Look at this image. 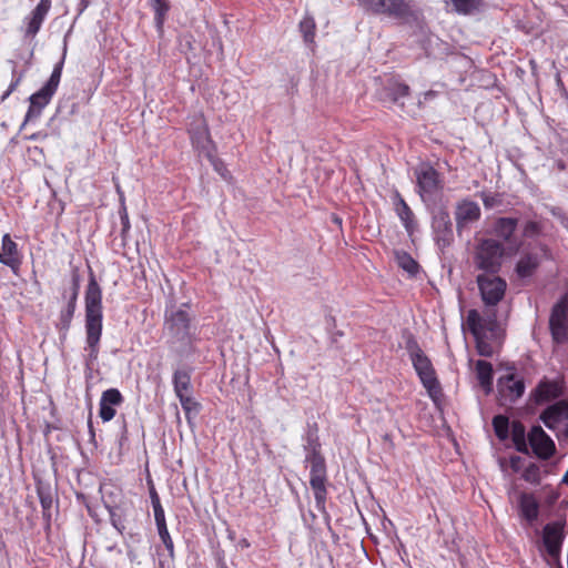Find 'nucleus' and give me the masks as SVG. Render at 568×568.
Wrapping results in <instances>:
<instances>
[{
	"instance_id": "nucleus-53",
	"label": "nucleus",
	"mask_w": 568,
	"mask_h": 568,
	"mask_svg": "<svg viewBox=\"0 0 568 568\" xmlns=\"http://www.w3.org/2000/svg\"><path fill=\"white\" fill-rule=\"evenodd\" d=\"M30 140H33V139H37V135L32 134L31 136H29Z\"/></svg>"
},
{
	"instance_id": "nucleus-23",
	"label": "nucleus",
	"mask_w": 568,
	"mask_h": 568,
	"mask_svg": "<svg viewBox=\"0 0 568 568\" xmlns=\"http://www.w3.org/2000/svg\"><path fill=\"white\" fill-rule=\"evenodd\" d=\"M517 225L518 220L515 217H499L494 224V233L505 242H510Z\"/></svg>"
},
{
	"instance_id": "nucleus-18",
	"label": "nucleus",
	"mask_w": 568,
	"mask_h": 568,
	"mask_svg": "<svg viewBox=\"0 0 568 568\" xmlns=\"http://www.w3.org/2000/svg\"><path fill=\"white\" fill-rule=\"evenodd\" d=\"M540 419L549 429L568 419V400L561 399L548 406L540 415Z\"/></svg>"
},
{
	"instance_id": "nucleus-44",
	"label": "nucleus",
	"mask_w": 568,
	"mask_h": 568,
	"mask_svg": "<svg viewBox=\"0 0 568 568\" xmlns=\"http://www.w3.org/2000/svg\"><path fill=\"white\" fill-rule=\"evenodd\" d=\"M21 80H22V74H20L19 77H17L16 79H13L11 81L8 90L1 97L2 101H4L12 92H14L17 90V88L19 87Z\"/></svg>"
},
{
	"instance_id": "nucleus-3",
	"label": "nucleus",
	"mask_w": 568,
	"mask_h": 568,
	"mask_svg": "<svg viewBox=\"0 0 568 568\" xmlns=\"http://www.w3.org/2000/svg\"><path fill=\"white\" fill-rule=\"evenodd\" d=\"M368 13L408 21L415 18L413 0H357Z\"/></svg>"
},
{
	"instance_id": "nucleus-9",
	"label": "nucleus",
	"mask_w": 568,
	"mask_h": 568,
	"mask_svg": "<svg viewBox=\"0 0 568 568\" xmlns=\"http://www.w3.org/2000/svg\"><path fill=\"white\" fill-rule=\"evenodd\" d=\"M187 133L192 145L200 152L210 153L213 146L210 129L203 113L194 114L189 123Z\"/></svg>"
},
{
	"instance_id": "nucleus-19",
	"label": "nucleus",
	"mask_w": 568,
	"mask_h": 568,
	"mask_svg": "<svg viewBox=\"0 0 568 568\" xmlns=\"http://www.w3.org/2000/svg\"><path fill=\"white\" fill-rule=\"evenodd\" d=\"M51 3L52 0H40L37 7L32 10L27 24V33L29 36H36L39 32L48 12L51 9Z\"/></svg>"
},
{
	"instance_id": "nucleus-31",
	"label": "nucleus",
	"mask_w": 568,
	"mask_h": 568,
	"mask_svg": "<svg viewBox=\"0 0 568 568\" xmlns=\"http://www.w3.org/2000/svg\"><path fill=\"white\" fill-rule=\"evenodd\" d=\"M466 323L474 337L484 336V321L476 310H470L468 312Z\"/></svg>"
},
{
	"instance_id": "nucleus-13",
	"label": "nucleus",
	"mask_w": 568,
	"mask_h": 568,
	"mask_svg": "<svg viewBox=\"0 0 568 568\" xmlns=\"http://www.w3.org/2000/svg\"><path fill=\"white\" fill-rule=\"evenodd\" d=\"M481 211L476 202L464 200L459 202L455 211L456 230L460 235L465 230L480 219Z\"/></svg>"
},
{
	"instance_id": "nucleus-40",
	"label": "nucleus",
	"mask_w": 568,
	"mask_h": 568,
	"mask_svg": "<svg viewBox=\"0 0 568 568\" xmlns=\"http://www.w3.org/2000/svg\"><path fill=\"white\" fill-rule=\"evenodd\" d=\"M416 178H438L436 171L428 163H422L419 171L416 172Z\"/></svg>"
},
{
	"instance_id": "nucleus-51",
	"label": "nucleus",
	"mask_w": 568,
	"mask_h": 568,
	"mask_svg": "<svg viewBox=\"0 0 568 568\" xmlns=\"http://www.w3.org/2000/svg\"><path fill=\"white\" fill-rule=\"evenodd\" d=\"M77 288V292L79 291V277L78 276H74L73 277V290Z\"/></svg>"
},
{
	"instance_id": "nucleus-14",
	"label": "nucleus",
	"mask_w": 568,
	"mask_h": 568,
	"mask_svg": "<svg viewBox=\"0 0 568 568\" xmlns=\"http://www.w3.org/2000/svg\"><path fill=\"white\" fill-rule=\"evenodd\" d=\"M498 393L500 397L510 403L520 398L525 392V383L521 377L515 373H508L500 376L497 383Z\"/></svg>"
},
{
	"instance_id": "nucleus-25",
	"label": "nucleus",
	"mask_w": 568,
	"mask_h": 568,
	"mask_svg": "<svg viewBox=\"0 0 568 568\" xmlns=\"http://www.w3.org/2000/svg\"><path fill=\"white\" fill-rule=\"evenodd\" d=\"M475 371L480 386L489 392L493 387V366L489 362L479 359L476 362Z\"/></svg>"
},
{
	"instance_id": "nucleus-2",
	"label": "nucleus",
	"mask_w": 568,
	"mask_h": 568,
	"mask_svg": "<svg viewBox=\"0 0 568 568\" xmlns=\"http://www.w3.org/2000/svg\"><path fill=\"white\" fill-rule=\"evenodd\" d=\"M406 349L423 386L427 390V394L433 400H437L442 395V387L430 359L426 356L413 336H409L406 341Z\"/></svg>"
},
{
	"instance_id": "nucleus-43",
	"label": "nucleus",
	"mask_w": 568,
	"mask_h": 568,
	"mask_svg": "<svg viewBox=\"0 0 568 568\" xmlns=\"http://www.w3.org/2000/svg\"><path fill=\"white\" fill-rule=\"evenodd\" d=\"M178 398L180 399L182 408L186 412L191 410L192 406L195 405V402L193 400V398L191 396H189V394H179Z\"/></svg>"
},
{
	"instance_id": "nucleus-17",
	"label": "nucleus",
	"mask_w": 568,
	"mask_h": 568,
	"mask_svg": "<svg viewBox=\"0 0 568 568\" xmlns=\"http://www.w3.org/2000/svg\"><path fill=\"white\" fill-rule=\"evenodd\" d=\"M542 541L547 554L558 557L564 541V527L559 523H549L544 527Z\"/></svg>"
},
{
	"instance_id": "nucleus-12",
	"label": "nucleus",
	"mask_w": 568,
	"mask_h": 568,
	"mask_svg": "<svg viewBox=\"0 0 568 568\" xmlns=\"http://www.w3.org/2000/svg\"><path fill=\"white\" fill-rule=\"evenodd\" d=\"M565 393L564 378L554 381L544 378L531 393V397L536 404H544L561 397Z\"/></svg>"
},
{
	"instance_id": "nucleus-37",
	"label": "nucleus",
	"mask_w": 568,
	"mask_h": 568,
	"mask_svg": "<svg viewBox=\"0 0 568 568\" xmlns=\"http://www.w3.org/2000/svg\"><path fill=\"white\" fill-rule=\"evenodd\" d=\"M73 316H74V312H72L71 310L64 308L59 316V322L57 324V327L60 331H64V332L69 331Z\"/></svg>"
},
{
	"instance_id": "nucleus-1",
	"label": "nucleus",
	"mask_w": 568,
	"mask_h": 568,
	"mask_svg": "<svg viewBox=\"0 0 568 568\" xmlns=\"http://www.w3.org/2000/svg\"><path fill=\"white\" fill-rule=\"evenodd\" d=\"M85 345L83 359L87 369L92 371L98 363L103 332L102 288L90 270L84 293Z\"/></svg>"
},
{
	"instance_id": "nucleus-39",
	"label": "nucleus",
	"mask_w": 568,
	"mask_h": 568,
	"mask_svg": "<svg viewBox=\"0 0 568 568\" xmlns=\"http://www.w3.org/2000/svg\"><path fill=\"white\" fill-rule=\"evenodd\" d=\"M476 339V347L478 353L481 356H491L493 349L491 346L484 341V336L475 337Z\"/></svg>"
},
{
	"instance_id": "nucleus-15",
	"label": "nucleus",
	"mask_w": 568,
	"mask_h": 568,
	"mask_svg": "<svg viewBox=\"0 0 568 568\" xmlns=\"http://www.w3.org/2000/svg\"><path fill=\"white\" fill-rule=\"evenodd\" d=\"M23 255L18 244L10 234H4L1 240L0 263L8 266L14 274H18Z\"/></svg>"
},
{
	"instance_id": "nucleus-29",
	"label": "nucleus",
	"mask_w": 568,
	"mask_h": 568,
	"mask_svg": "<svg viewBox=\"0 0 568 568\" xmlns=\"http://www.w3.org/2000/svg\"><path fill=\"white\" fill-rule=\"evenodd\" d=\"M151 7L154 11V21L159 30L163 28L166 14L170 10L169 0H150Z\"/></svg>"
},
{
	"instance_id": "nucleus-46",
	"label": "nucleus",
	"mask_w": 568,
	"mask_h": 568,
	"mask_svg": "<svg viewBox=\"0 0 568 568\" xmlns=\"http://www.w3.org/2000/svg\"><path fill=\"white\" fill-rule=\"evenodd\" d=\"M443 222L445 226V230L443 232V241L448 243L452 239V227L447 215L443 217Z\"/></svg>"
},
{
	"instance_id": "nucleus-7",
	"label": "nucleus",
	"mask_w": 568,
	"mask_h": 568,
	"mask_svg": "<svg viewBox=\"0 0 568 568\" xmlns=\"http://www.w3.org/2000/svg\"><path fill=\"white\" fill-rule=\"evenodd\" d=\"M549 328L552 339L557 344L568 341V297L560 298L552 307Z\"/></svg>"
},
{
	"instance_id": "nucleus-26",
	"label": "nucleus",
	"mask_w": 568,
	"mask_h": 568,
	"mask_svg": "<svg viewBox=\"0 0 568 568\" xmlns=\"http://www.w3.org/2000/svg\"><path fill=\"white\" fill-rule=\"evenodd\" d=\"M539 257L536 254L524 255L516 265V272L519 277H529L539 266Z\"/></svg>"
},
{
	"instance_id": "nucleus-47",
	"label": "nucleus",
	"mask_w": 568,
	"mask_h": 568,
	"mask_svg": "<svg viewBox=\"0 0 568 568\" xmlns=\"http://www.w3.org/2000/svg\"><path fill=\"white\" fill-rule=\"evenodd\" d=\"M39 498H40L41 506L44 510L49 509L51 507L52 499L49 494H44L43 491L39 490Z\"/></svg>"
},
{
	"instance_id": "nucleus-5",
	"label": "nucleus",
	"mask_w": 568,
	"mask_h": 568,
	"mask_svg": "<svg viewBox=\"0 0 568 568\" xmlns=\"http://www.w3.org/2000/svg\"><path fill=\"white\" fill-rule=\"evenodd\" d=\"M64 64V57L54 65L53 71L47 81V83L36 93L30 97V105L26 114L24 123L32 118H37L41 114V111L44 106H47L54 93L58 90L62 69Z\"/></svg>"
},
{
	"instance_id": "nucleus-33",
	"label": "nucleus",
	"mask_w": 568,
	"mask_h": 568,
	"mask_svg": "<svg viewBox=\"0 0 568 568\" xmlns=\"http://www.w3.org/2000/svg\"><path fill=\"white\" fill-rule=\"evenodd\" d=\"M452 3L458 13L469 14L479 8L480 0H452Z\"/></svg>"
},
{
	"instance_id": "nucleus-42",
	"label": "nucleus",
	"mask_w": 568,
	"mask_h": 568,
	"mask_svg": "<svg viewBox=\"0 0 568 568\" xmlns=\"http://www.w3.org/2000/svg\"><path fill=\"white\" fill-rule=\"evenodd\" d=\"M152 507H153V513H154L155 525L160 526V525L166 524L165 513L162 507V504H158Z\"/></svg>"
},
{
	"instance_id": "nucleus-35",
	"label": "nucleus",
	"mask_w": 568,
	"mask_h": 568,
	"mask_svg": "<svg viewBox=\"0 0 568 568\" xmlns=\"http://www.w3.org/2000/svg\"><path fill=\"white\" fill-rule=\"evenodd\" d=\"M398 264L400 267H403L410 274H415L418 271L417 262L406 253H403L402 255L398 256Z\"/></svg>"
},
{
	"instance_id": "nucleus-10",
	"label": "nucleus",
	"mask_w": 568,
	"mask_h": 568,
	"mask_svg": "<svg viewBox=\"0 0 568 568\" xmlns=\"http://www.w3.org/2000/svg\"><path fill=\"white\" fill-rule=\"evenodd\" d=\"M532 453L542 460L554 456L556 452L555 442L540 426H532L527 435Z\"/></svg>"
},
{
	"instance_id": "nucleus-34",
	"label": "nucleus",
	"mask_w": 568,
	"mask_h": 568,
	"mask_svg": "<svg viewBox=\"0 0 568 568\" xmlns=\"http://www.w3.org/2000/svg\"><path fill=\"white\" fill-rule=\"evenodd\" d=\"M156 528H158L159 537H160L161 541L163 542L165 549L168 550L170 558L173 559L174 558V542L169 532L168 525L166 524L160 525V526H156Z\"/></svg>"
},
{
	"instance_id": "nucleus-50",
	"label": "nucleus",
	"mask_w": 568,
	"mask_h": 568,
	"mask_svg": "<svg viewBox=\"0 0 568 568\" xmlns=\"http://www.w3.org/2000/svg\"><path fill=\"white\" fill-rule=\"evenodd\" d=\"M80 6H81L80 13H82L87 9V7L89 6V0H81Z\"/></svg>"
},
{
	"instance_id": "nucleus-41",
	"label": "nucleus",
	"mask_w": 568,
	"mask_h": 568,
	"mask_svg": "<svg viewBox=\"0 0 568 568\" xmlns=\"http://www.w3.org/2000/svg\"><path fill=\"white\" fill-rule=\"evenodd\" d=\"M541 227L540 224L536 221H529L526 223L524 227V235L525 236H534L539 234Z\"/></svg>"
},
{
	"instance_id": "nucleus-49",
	"label": "nucleus",
	"mask_w": 568,
	"mask_h": 568,
	"mask_svg": "<svg viewBox=\"0 0 568 568\" xmlns=\"http://www.w3.org/2000/svg\"><path fill=\"white\" fill-rule=\"evenodd\" d=\"M483 202L486 207H494L497 204L496 197L494 195H484Z\"/></svg>"
},
{
	"instance_id": "nucleus-24",
	"label": "nucleus",
	"mask_w": 568,
	"mask_h": 568,
	"mask_svg": "<svg viewBox=\"0 0 568 568\" xmlns=\"http://www.w3.org/2000/svg\"><path fill=\"white\" fill-rule=\"evenodd\" d=\"M395 210L406 231L412 233L415 229L414 213L399 194H396Z\"/></svg>"
},
{
	"instance_id": "nucleus-48",
	"label": "nucleus",
	"mask_w": 568,
	"mask_h": 568,
	"mask_svg": "<svg viewBox=\"0 0 568 568\" xmlns=\"http://www.w3.org/2000/svg\"><path fill=\"white\" fill-rule=\"evenodd\" d=\"M77 300H78V292H77V288L73 290V293H72V296L70 297V301L67 305V310H71L72 312H75V307H77Z\"/></svg>"
},
{
	"instance_id": "nucleus-11",
	"label": "nucleus",
	"mask_w": 568,
	"mask_h": 568,
	"mask_svg": "<svg viewBox=\"0 0 568 568\" xmlns=\"http://www.w3.org/2000/svg\"><path fill=\"white\" fill-rule=\"evenodd\" d=\"M191 316L183 308H173L165 313L164 325L169 333L178 339H184L189 336L191 327Z\"/></svg>"
},
{
	"instance_id": "nucleus-16",
	"label": "nucleus",
	"mask_w": 568,
	"mask_h": 568,
	"mask_svg": "<svg viewBox=\"0 0 568 568\" xmlns=\"http://www.w3.org/2000/svg\"><path fill=\"white\" fill-rule=\"evenodd\" d=\"M124 397L118 388H109L101 395L99 403V416L106 423L114 418L116 407L121 406Z\"/></svg>"
},
{
	"instance_id": "nucleus-4",
	"label": "nucleus",
	"mask_w": 568,
	"mask_h": 568,
	"mask_svg": "<svg viewBox=\"0 0 568 568\" xmlns=\"http://www.w3.org/2000/svg\"><path fill=\"white\" fill-rule=\"evenodd\" d=\"M306 463L310 464V485L314 493L316 507L318 510H324L327 499L325 458L318 450L314 449L306 456Z\"/></svg>"
},
{
	"instance_id": "nucleus-6",
	"label": "nucleus",
	"mask_w": 568,
	"mask_h": 568,
	"mask_svg": "<svg viewBox=\"0 0 568 568\" xmlns=\"http://www.w3.org/2000/svg\"><path fill=\"white\" fill-rule=\"evenodd\" d=\"M505 253L504 245L494 239H485L479 242L475 253V264L479 270L495 274L501 266Z\"/></svg>"
},
{
	"instance_id": "nucleus-20",
	"label": "nucleus",
	"mask_w": 568,
	"mask_h": 568,
	"mask_svg": "<svg viewBox=\"0 0 568 568\" xmlns=\"http://www.w3.org/2000/svg\"><path fill=\"white\" fill-rule=\"evenodd\" d=\"M443 180H417V191L424 202L435 203L442 196Z\"/></svg>"
},
{
	"instance_id": "nucleus-52",
	"label": "nucleus",
	"mask_w": 568,
	"mask_h": 568,
	"mask_svg": "<svg viewBox=\"0 0 568 568\" xmlns=\"http://www.w3.org/2000/svg\"><path fill=\"white\" fill-rule=\"evenodd\" d=\"M562 484L568 485V470L566 471V474L562 477Z\"/></svg>"
},
{
	"instance_id": "nucleus-27",
	"label": "nucleus",
	"mask_w": 568,
	"mask_h": 568,
	"mask_svg": "<svg viewBox=\"0 0 568 568\" xmlns=\"http://www.w3.org/2000/svg\"><path fill=\"white\" fill-rule=\"evenodd\" d=\"M511 439L514 443L515 448L519 453L527 454L528 453V445L526 439V428L524 424L519 420H514L511 423Z\"/></svg>"
},
{
	"instance_id": "nucleus-36",
	"label": "nucleus",
	"mask_w": 568,
	"mask_h": 568,
	"mask_svg": "<svg viewBox=\"0 0 568 568\" xmlns=\"http://www.w3.org/2000/svg\"><path fill=\"white\" fill-rule=\"evenodd\" d=\"M523 478L530 484H539L540 469L537 465L530 464L523 473Z\"/></svg>"
},
{
	"instance_id": "nucleus-21",
	"label": "nucleus",
	"mask_w": 568,
	"mask_h": 568,
	"mask_svg": "<svg viewBox=\"0 0 568 568\" xmlns=\"http://www.w3.org/2000/svg\"><path fill=\"white\" fill-rule=\"evenodd\" d=\"M519 511L523 518L532 523L539 515V503L537 498L529 493H523L519 497Z\"/></svg>"
},
{
	"instance_id": "nucleus-28",
	"label": "nucleus",
	"mask_w": 568,
	"mask_h": 568,
	"mask_svg": "<svg viewBox=\"0 0 568 568\" xmlns=\"http://www.w3.org/2000/svg\"><path fill=\"white\" fill-rule=\"evenodd\" d=\"M300 32L307 44L315 43L316 22L311 14H305L298 24Z\"/></svg>"
},
{
	"instance_id": "nucleus-30",
	"label": "nucleus",
	"mask_w": 568,
	"mask_h": 568,
	"mask_svg": "<svg viewBox=\"0 0 568 568\" xmlns=\"http://www.w3.org/2000/svg\"><path fill=\"white\" fill-rule=\"evenodd\" d=\"M173 386L176 396L179 394H189L191 388V376L185 371H176L173 375Z\"/></svg>"
},
{
	"instance_id": "nucleus-38",
	"label": "nucleus",
	"mask_w": 568,
	"mask_h": 568,
	"mask_svg": "<svg viewBox=\"0 0 568 568\" xmlns=\"http://www.w3.org/2000/svg\"><path fill=\"white\" fill-rule=\"evenodd\" d=\"M109 514L112 526L122 535L125 529V526L123 524L121 516L118 515L115 510L112 508H109Z\"/></svg>"
},
{
	"instance_id": "nucleus-22",
	"label": "nucleus",
	"mask_w": 568,
	"mask_h": 568,
	"mask_svg": "<svg viewBox=\"0 0 568 568\" xmlns=\"http://www.w3.org/2000/svg\"><path fill=\"white\" fill-rule=\"evenodd\" d=\"M410 93V89L407 84L393 81L387 83V85L384 88V95L385 100H388L389 102L394 104H400L404 106V103L400 102L402 99L408 97Z\"/></svg>"
},
{
	"instance_id": "nucleus-8",
	"label": "nucleus",
	"mask_w": 568,
	"mask_h": 568,
	"mask_svg": "<svg viewBox=\"0 0 568 568\" xmlns=\"http://www.w3.org/2000/svg\"><path fill=\"white\" fill-rule=\"evenodd\" d=\"M477 284L481 298L486 305L495 306L503 297L507 288L506 281L494 274H480L477 276Z\"/></svg>"
},
{
	"instance_id": "nucleus-45",
	"label": "nucleus",
	"mask_w": 568,
	"mask_h": 568,
	"mask_svg": "<svg viewBox=\"0 0 568 568\" xmlns=\"http://www.w3.org/2000/svg\"><path fill=\"white\" fill-rule=\"evenodd\" d=\"M149 494H150V499H151L152 506L161 504L160 496H159L152 480L149 481Z\"/></svg>"
},
{
	"instance_id": "nucleus-32",
	"label": "nucleus",
	"mask_w": 568,
	"mask_h": 568,
	"mask_svg": "<svg viewBox=\"0 0 568 568\" xmlns=\"http://www.w3.org/2000/svg\"><path fill=\"white\" fill-rule=\"evenodd\" d=\"M493 427L496 436L500 440H506L509 436V419L505 415H496L493 418Z\"/></svg>"
}]
</instances>
